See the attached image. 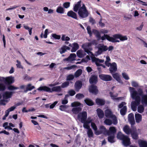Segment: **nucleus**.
Instances as JSON below:
<instances>
[{
	"mask_svg": "<svg viewBox=\"0 0 147 147\" xmlns=\"http://www.w3.org/2000/svg\"><path fill=\"white\" fill-rule=\"evenodd\" d=\"M128 120L131 125V127H132V125H134L135 123L133 114L131 113L129 114Z\"/></svg>",
	"mask_w": 147,
	"mask_h": 147,
	"instance_id": "15",
	"label": "nucleus"
},
{
	"mask_svg": "<svg viewBox=\"0 0 147 147\" xmlns=\"http://www.w3.org/2000/svg\"><path fill=\"white\" fill-rule=\"evenodd\" d=\"M92 32L94 34H96V36L97 37L100 38V35L99 32L97 30H93Z\"/></svg>",
	"mask_w": 147,
	"mask_h": 147,
	"instance_id": "64",
	"label": "nucleus"
},
{
	"mask_svg": "<svg viewBox=\"0 0 147 147\" xmlns=\"http://www.w3.org/2000/svg\"><path fill=\"white\" fill-rule=\"evenodd\" d=\"M70 3L69 2H66L63 3V5L65 8H68L70 6Z\"/></svg>",
	"mask_w": 147,
	"mask_h": 147,
	"instance_id": "54",
	"label": "nucleus"
},
{
	"mask_svg": "<svg viewBox=\"0 0 147 147\" xmlns=\"http://www.w3.org/2000/svg\"><path fill=\"white\" fill-rule=\"evenodd\" d=\"M67 108V105H61L59 107V109L62 111H65V109Z\"/></svg>",
	"mask_w": 147,
	"mask_h": 147,
	"instance_id": "56",
	"label": "nucleus"
},
{
	"mask_svg": "<svg viewBox=\"0 0 147 147\" xmlns=\"http://www.w3.org/2000/svg\"><path fill=\"white\" fill-rule=\"evenodd\" d=\"M16 108V106H14L11 107L10 108L6 110L5 111L9 114L10 112L13 111Z\"/></svg>",
	"mask_w": 147,
	"mask_h": 147,
	"instance_id": "49",
	"label": "nucleus"
},
{
	"mask_svg": "<svg viewBox=\"0 0 147 147\" xmlns=\"http://www.w3.org/2000/svg\"><path fill=\"white\" fill-rule=\"evenodd\" d=\"M91 126L92 129L95 131V133L96 135H99L101 134V132L97 130V128L96 124L94 123H91Z\"/></svg>",
	"mask_w": 147,
	"mask_h": 147,
	"instance_id": "27",
	"label": "nucleus"
},
{
	"mask_svg": "<svg viewBox=\"0 0 147 147\" xmlns=\"http://www.w3.org/2000/svg\"><path fill=\"white\" fill-rule=\"evenodd\" d=\"M89 91L90 92L95 94H97L98 92L97 87L96 86L94 85H92L89 87Z\"/></svg>",
	"mask_w": 147,
	"mask_h": 147,
	"instance_id": "16",
	"label": "nucleus"
},
{
	"mask_svg": "<svg viewBox=\"0 0 147 147\" xmlns=\"http://www.w3.org/2000/svg\"><path fill=\"white\" fill-rule=\"evenodd\" d=\"M16 62L17 63L16 64V66L17 67L19 68H23V67L21 65V62L19 61L18 60L16 61Z\"/></svg>",
	"mask_w": 147,
	"mask_h": 147,
	"instance_id": "62",
	"label": "nucleus"
},
{
	"mask_svg": "<svg viewBox=\"0 0 147 147\" xmlns=\"http://www.w3.org/2000/svg\"><path fill=\"white\" fill-rule=\"evenodd\" d=\"M100 131L99 132H101V133H103L105 135H109V132L103 126H101L100 127Z\"/></svg>",
	"mask_w": 147,
	"mask_h": 147,
	"instance_id": "26",
	"label": "nucleus"
},
{
	"mask_svg": "<svg viewBox=\"0 0 147 147\" xmlns=\"http://www.w3.org/2000/svg\"><path fill=\"white\" fill-rule=\"evenodd\" d=\"M107 50V46L101 45L98 48V50L97 52V54H100L102 52L105 51Z\"/></svg>",
	"mask_w": 147,
	"mask_h": 147,
	"instance_id": "18",
	"label": "nucleus"
},
{
	"mask_svg": "<svg viewBox=\"0 0 147 147\" xmlns=\"http://www.w3.org/2000/svg\"><path fill=\"white\" fill-rule=\"evenodd\" d=\"M96 111L98 117L100 119L103 118L104 116V113L103 111L100 109H97Z\"/></svg>",
	"mask_w": 147,
	"mask_h": 147,
	"instance_id": "31",
	"label": "nucleus"
},
{
	"mask_svg": "<svg viewBox=\"0 0 147 147\" xmlns=\"http://www.w3.org/2000/svg\"><path fill=\"white\" fill-rule=\"evenodd\" d=\"M82 82L80 81H78L76 82L75 84V86L76 90L78 91L80 89L82 86Z\"/></svg>",
	"mask_w": 147,
	"mask_h": 147,
	"instance_id": "28",
	"label": "nucleus"
},
{
	"mask_svg": "<svg viewBox=\"0 0 147 147\" xmlns=\"http://www.w3.org/2000/svg\"><path fill=\"white\" fill-rule=\"evenodd\" d=\"M37 90L51 93L53 92H59L61 91V88L60 86L53 87L52 89L47 86H42L38 88Z\"/></svg>",
	"mask_w": 147,
	"mask_h": 147,
	"instance_id": "4",
	"label": "nucleus"
},
{
	"mask_svg": "<svg viewBox=\"0 0 147 147\" xmlns=\"http://www.w3.org/2000/svg\"><path fill=\"white\" fill-rule=\"evenodd\" d=\"M68 93L69 95L71 96H73L76 94L75 92L73 90H71L69 91Z\"/></svg>",
	"mask_w": 147,
	"mask_h": 147,
	"instance_id": "60",
	"label": "nucleus"
},
{
	"mask_svg": "<svg viewBox=\"0 0 147 147\" xmlns=\"http://www.w3.org/2000/svg\"><path fill=\"white\" fill-rule=\"evenodd\" d=\"M86 53L85 51L80 50L77 51L76 54L78 57L82 58L86 55Z\"/></svg>",
	"mask_w": 147,
	"mask_h": 147,
	"instance_id": "24",
	"label": "nucleus"
},
{
	"mask_svg": "<svg viewBox=\"0 0 147 147\" xmlns=\"http://www.w3.org/2000/svg\"><path fill=\"white\" fill-rule=\"evenodd\" d=\"M70 48L69 47L65 45L62 46L59 49V52L60 53L62 54L65 52L67 50H69Z\"/></svg>",
	"mask_w": 147,
	"mask_h": 147,
	"instance_id": "17",
	"label": "nucleus"
},
{
	"mask_svg": "<svg viewBox=\"0 0 147 147\" xmlns=\"http://www.w3.org/2000/svg\"><path fill=\"white\" fill-rule=\"evenodd\" d=\"M13 92L6 91L3 94V99L0 100V104L2 105H5L9 100L12 96Z\"/></svg>",
	"mask_w": 147,
	"mask_h": 147,
	"instance_id": "5",
	"label": "nucleus"
},
{
	"mask_svg": "<svg viewBox=\"0 0 147 147\" xmlns=\"http://www.w3.org/2000/svg\"><path fill=\"white\" fill-rule=\"evenodd\" d=\"M74 78V76L73 75L70 74L67 76V80H72Z\"/></svg>",
	"mask_w": 147,
	"mask_h": 147,
	"instance_id": "55",
	"label": "nucleus"
},
{
	"mask_svg": "<svg viewBox=\"0 0 147 147\" xmlns=\"http://www.w3.org/2000/svg\"><path fill=\"white\" fill-rule=\"evenodd\" d=\"M19 88L12 85H10L8 87V89L11 90H14L18 89Z\"/></svg>",
	"mask_w": 147,
	"mask_h": 147,
	"instance_id": "46",
	"label": "nucleus"
},
{
	"mask_svg": "<svg viewBox=\"0 0 147 147\" xmlns=\"http://www.w3.org/2000/svg\"><path fill=\"white\" fill-rule=\"evenodd\" d=\"M92 61L95 62L97 66H102L104 68L105 67L104 65L100 63H103L104 62V60H100L94 57H92Z\"/></svg>",
	"mask_w": 147,
	"mask_h": 147,
	"instance_id": "10",
	"label": "nucleus"
},
{
	"mask_svg": "<svg viewBox=\"0 0 147 147\" xmlns=\"http://www.w3.org/2000/svg\"><path fill=\"white\" fill-rule=\"evenodd\" d=\"M112 75L113 77L118 82L120 83H122V81L120 77V75L118 73H115L112 74Z\"/></svg>",
	"mask_w": 147,
	"mask_h": 147,
	"instance_id": "21",
	"label": "nucleus"
},
{
	"mask_svg": "<svg viewBox=\"0 0 147 147\" xmlns=\"http://www.w3.org/2000/svg\"><path fill=\"white\" fill-rule=\"evenodd\" d=\"M123 77L126 80H128L129 79V78L128 75L125 73H123L122 74Z\"/></svg>",
	"mask_w": 147,
	"mask_h": 147,
	"instance_id": "53",
	"label": "nucleus"
},
{
	"mask_svg": "<svg viewBox=\"0 0 147 147\" xmlns=\"http://www.w3.org/2000/svg\"><path fill=\"white\" fill-rule=\"evenodd\" d=\"M76 55L75 53L71 54L67 58L63 59L64 61H67L68 62L71 63L76 60Z\"/></svg>",
	"mask_w": 147,
	"mask_h": 147,
	"instance_id": "12",
	"label": "nucleus"
},
{
	"mask_svg": "<svg viewBox=\"0 0 147 147\" xmlns=\"http://www.w3.org/2000/svg\"><path fill=\"white\" fill-rule=\"evenodd\" d=\"M84 102L86 103L88 106H91L94 105V103L90 99L87 98L84 100Z\"/></svg>",
	"mask_w": 147,
	"mask_h": 147,
	"instance_id": "37",
	"label": "nucleus"
},
{
	"mask_svg": "<svg viewBox=\"0 0 147 147\" xmlns=\"http://www.w3.org/2000/svg\"><path fill=\"white\" fill-rule=\"evenodd\" d=\"M118 123L117 119L116 116L112 114L111 112V124L116 125Z\"/></svg>",
	"mask_w": 147,
	"mask_h": 147,
	"instance_id": "20",
	"label": "nucleus"
},
{
	"mask_svg": "<svg viewBox=\"0 0 147 147\" xmlns=\"http://www.w3.org/2000/svg\"><path fill=\"white\" fill-rule=\"evenodd\" d=\"M52 36L54 38L57 39H59L61 38L60 35H57L56 34H52Z\"/></svg>",
	"mask_w": 147,
	"mask_h": 147,
	"instance_id": "61",
	"label": "nucleus"
},
{
	"mask_svg": "<svg viewBox=\"0 0 147 147\" xmlns=\"http://www.w3.org/2000/svg\"><path fill=\"white\" fill-rule=\"evenodd\" d=\"M106 39L109 41H110V37L107 35L104 34V36L101 37V39L102 40H104Z\"/></svg>",
	"mask_w": 147,
	"mask_h": 147,
	"instance_id": "51",
	"label": "nucleus"
},
{
	"mask_svg": "<svg viewBox=\"0 0 147 147\" xmlns=\"http://www.w3.org/2000/svg\"><path fill=\"white\" fill-rule=\"evenodd\" d=\"M34 88V86H32L31 84H29L26 86V89L24 90V92L26 93L28 91H30Z\"/></svg>",
	"mask_w": 147,
	"mask_h": 147,
	"instance_id": "29",
	"label": "nucleus"
},
{
	"mask_svg": "<svg viewBox=\"0 0 147 147\" xmlns=\"http://www.w3.org/2000/svg\"><path fill=\"white\" fill-rule=\"evenodd\" d=\"M132 16L130 15H124V20H128L131 19Z\"/></svg>",
	"mask_w": 147,
	"mask_h": 147,
	"instance_id": "50",
	"label": "nucleus"
},
{
	"mask_svg": "<svg viewBox=\"0 0 147 147\" xmlns=\"http://www.w3.org/2000/svg\"><path fill=\"white\" fill-rule=\"evenodd\" d=\"M74 11L78 12L79 16L80 18H84L87 17L89 15V13L87 9L84 4L80 1L74 6Z\"/></svg>",
	"mask_w": 147,
	"mask_h": 147,
	"instance_id": "2",
	"label": "nucleus"
},
{
	"mask_svg": "<svg viewBox=\"0 0 147 147\" xmlns=\"http://www.w3.org/2000/svg\"><path fill=\"white\" fill-rule=\"evenodd\" d=\"M73 47L71 50V51L72 52H75L76 50L78 49L79 46L77 43H74L73 44Z\"/></svg>",
	"mask_w": 147,
	"mask_h": 147,
	"instance_id": "38",
	"label": "nucleus"
},
{
	"mask_svg": "<svg viewBox=\"0 0 147 147\" xmlns=\"http://www.w3.org/2000/svg\"><path fill=\"white\" fill-rule=\"evenodd\" d=\"M82 109L79 107L73 108L72 110V111L74 114H77L81 111Z\"/></svg>",
	"mask_w": 147,
	"mask_h": 147,
	"instance_id": "42",
	"label": "nucleus"
},
{
	"mask_svg": "<svg viewBox=\"0 0 147 147\" xmlns=\"http://www.w3.org/2000/svg\"><path fill=\"white\" fill-rule=\"evenodd\" d=\"M135 118L136 121L137 123L140 122L142 121V116L139 113L135 114Z\"/></svg>",
	"mask_w": 147,
	"mask_h": 147,
	"instance_id": "32",
	"label": "nucleus"
},
{
	"mask_svg": "<svg viewBox=\"0 0 147 147\" xmlns=\"http://www.w3.org/2000/svg\"><path fill=\"white\" fill-rule=\"evenodd\" d=\"M69 84V82L68 81H66L63 83L61 86V88H65L67 87Z\"/></svg>",
	"mask_w": 147,
	"mask_h": 147,
	"instance_id": "47",
	"label": "nucleus"
},
{
	"mask_svg": "<svg viewBox=\"0 0 147 147\" xmlns=\"http://www.w3.org/2000/svg\"><path fill=\"white\" fill-rule=\"evenodd\" d=\"M81 104L78 102H74L72 103L71 104V106L72 107H77L80 106Z\"/></svg>",
	"mask_w": 147,
	"mask_h": 147,
	"instance_id": "48",
	"label": "nucleus"
},
{
	"mask_svg": "<svg viewBox=\"0 0 147 147\" xmlns=\"http://www.w3.org/2000/svg\"><path fill=\"white\" fill-rule=\"evenodd\" d=\"M131 98L135 101H132L131 103V106L132 109L134 111H136L137 107L139 105L137 108L138 113H142L144 112V107L142 105H140L141 98L140 96H141V102L142 104L147 105V89L146 90L147 94H143V89L139 88L138 93L135 89L132 87L129 88Z\"/></svg>",
	"mask_w": 147,
	"mask_h": 147,
	"instance_id": "1",
	"label": "nucleus"
},
{
	"mask_svg": "<svg viewBox=\"0 0 147 147\" xmlns=\"http://www.w3.org/2000/svg\"><path fill=\"white\" fill-rule=\"evenodd\" d=\"M105 116L107 117H110V111L109 109H108L105 111Z\"/></svg>",
	"mask_w": 147,
	"mask_h": 147,
	"instance_id": "52",
	"label": "nucleus"
},
{
	"mask_svg": "<svg viewBox=\"0 0 147 147\" xmlns=\"http://www.w3.org/2000/svg\"><path fill=\"white\" fill-rule=\"evenodd\" d=\"M92 121L91 117H88L87 119L85 121L83 124V127L86 129H88L90 127V123Z\"/></svg>",
	"mask_w": 147,
	"mask_h": 147,
	"instance_id": "14",
	"label": "nucleus"
},
{
	"mask_svg": "<svg viewBox=\"0 0 147 147\" xmlns=\"http://www.w3.org/2000/svg\"><path fill=\"white\" fill-rule=\"evenodd\" d=\"M0 81L3 82L6 84H10L14 82V78L12 76H9L5 78L0 76Z\"/></svg>",
	"mask_w": 147,
	"mask_h": 147,
	"instance_id": "8",
	"label": "nucleus"
},
{
	"mask_svg": "<svg viewBox=\"0 0 147 147\" xmlns=\"http://www.w3.org/2000/svg\"><path fill=\"white\" fill-rule=\"evenodd\" d=\"M23 27L24 29L28 30L29 34L31 35L32 33V28H30L29 27L25 24L23 25Z\"/></svg>",
	"mask_w": 147,
	"mask_h": 147,
	"instance_id": "41",
	"label": "nucleus"
},
{
	"mask_svg": "<svg viewBox=\"0 0 147 147\" xmlns=\"http://www.w3.org/2000/svg\"><path fill=\"white\" fill-rule=\"evenodd\" d=\"M132 86L135 87H138V84L137 82L135 81H132L131 83Z\"/></svg>",
	"mask_w": 147,
	"mask_h": 147,
	"instance_id": "57",
	"label": "nucleus"
},
{
	"mask_svg": "<svg viewBox=\"0 0 147 147\" xmlns=\"http://www.w3.org/2000/svg\"><path fill=\"white\" fill-rule=\"evenodd\" d=\"M82 73V71L81 69H79L75 73V76L76 77H77L80 76Z\"/></svg>",
	"mask_w": 147,
	"mask_h": 147,
	"instance_id": "44",
	"label": "nucleus"
},
{
	"mask_svg": "<svg viewBox=\"0 0 147 147\" xmlns=\"http://www.w3.org/2000/svg\"><path fill=\"white\" fill-rule=\"evenodd\" d=\"M116 131L115 127H111V143H113L115 141L114 138Z\"/></svg>",
	"mask_w": 147,
	"mask_h": 147,
	"instance_id": "11",
	"label": "nucleus"
},
{
	"mask_svg": "<svg viewBox=\"0 0 147 147\" xmlns=\"http://www.w3.org/2000/svg\"><path fill=\"white\" fill-rule=\"evenodd\" d=\"M117 138L118 139L122 140V144L125 146L131 144L130 139L128 136L124 135L121 132H119L117 133Z\"/></svg>",
	"mask_w": 147,
	"mask_h": 147,
	"instance_id": "3",
	"label": "nucleus"
},
{
	"mask_svg": "<svg viewBox=\"0 0 147 147\" xmlns=\"http://www.w3.org/2000/svg\"><path fill=\"white\" fill-rule=\"evenodd\" d=\"M96 104L99 105H104L105 101L104 99L97 98L96 99Z\"/></svg>",
	"mask_w": 147,
	"mask_h": 147,
	"instance_id": "33",
	"label": "nucleus"
},
{
	"mask_svg": "<svg viewBox=\"0 0 147 147\" xmlns=\"http://www.w3.org/2000/svg\"><path fill=\"white\" fill-rule=\"evenodd\" d=\"M76 97L78 99H80L84 97V95L81 94H78L76 95Z\"/></svg>",
	"mask_w": 147,
	"mask_h": 147,
	"instance_id": "59",
	"label": "nucleus"
},
{
	"mask_svg": "<svg viewBox=\"0 0 147 147\" xmlns=\"http://www.w3.org/2000/svg\"><path fill=\"white\" fill-rule=\"evenodd\" d=\"M6 84L3 82L0 81V91H3L6 89Z\"/></svg>",
	"mask_w": 147,
	"mask_h": 147,
	"instance_id": "39",
	"label": "nucleus"
},
{
	"mask_svg": "<svg viewBox=\"0 0 147 147\" xmlns=\"http://www.w3.org/2000/svg\"><path fill=\"white\" fill-rule=\"evenodd\" d=\"M61 39L62 41H65V44H68L69 42H67L70 40V38L67 36H66L65 34H62L61 38Z\"/></svg>",
	"mask_w": 147,
	"mask_h": 147,
	"instance_id": "36",
	"label": "nucleus"
},
{
	"mask_svg": "<svg viewBox=\"0 0 147 147\" xmlns=\"http://www.w3.org/2000/svg\"><path fill=\"white\" fill-rule=\"evenodd\" d=\"M78 119L82 123L84 124L85 121L87 118V113L86 111H83L78 114Z\"/></svg>",
	"mask_w": 147,
	"mask_h": 147,
	"instance_id": "9",
	"label": "nucleus"
},
{
	"mask_svg": "<svg viewBox=\"0 0 147 147\" xmlns=\"http://www.w3.org/2000/svg\"><path fill=\"white\" fill-rule=\"evenodd\" d=\"M123 130L125 133L127 135L130 134L132 131V130L127 125H125L124 127Z\"/></svg>",
	"mask_w": 147,
	"mask_h": 147,
	"instance_id": "22",
	"label": "nucleus"
},
{
	"mask_svg": "<svg viewBox=\"0 0 147 147\" xmlns=\"http://www.w3.org/2000/svg\"><path fill=\"white\" fill-rule=\"evenodd\" d=\"M76 66L75 65H72L70 66H69L67 67H65L63 68V69H67L68 70H71L74 68L76 67Z\"/></svg>",
	"mask_w": 147,
	"mask_h": 147,
	"instance_id": "58",
	"label": "nucleus"
},
{
	"mask_svg": "<svg viewBox=\"0 0 147 147\" xmlns=\"http://www.w3.org/2000/svg\"><path fill=\"white\" fill-rule=\"evenodd\" d=\"M67 15L69 17H71L75 19H77V14L72 11H69L67 12Z\"/></svg>",
	"mask_w": 147,
	"mask_h": 147,
	"instance_id": "23",
	"label": "nucleus"
},
{
	"mask_svg": "<svg viewBox=\"0 0 147 147\" xmlns=\"http://www.w3.org/2000/svg\"><path fill=\"white\" fill-rule=\"evenodd\" d=\"M87 129V134L89 138H92L93 137V134L92 129L90 128V127Z\"/></svg>",
	"mask_w": 147,
	"mask_h": 147,
	"instance_id": "40",
	"label": "nucleus"
},
{
	"mask_svg": "<svg viewBox=\"0 0 147 147\" xmlns=\"http://www.w3.org/2000/svg\"><path fill=\"white\" fill-rule=\"evenodd\" d=\"M56 11L57 13H60L63 14L64 13L65 10L64 8L61 6H58L56 10Z\"/></svg>",
	"mask_w": 147,
	"mask_h": 147,
	"instance_id": "30",
	"label": "nucleus"
},
{
	"mask_svg": "<svg viewBox=\"0 0 147 147\" xmlns=\"http://www.w3.org/2000/svg\"><path fill=\"white\" fill-rule=\"evenodd\" d=\"M99 76L101 79L105 81H108L110 80V76L109 75L101 74Z\"/></svg>",
	"mask_w": 147,
	"mask_h": 147,
	"instance_id": "19",
	"label": "nucleus"
},
{
	"mask_svg": "<svg viewBox=\"0 0 147 147\" xmlns=\"http://www.w3.org/2000/svg\"><path fill=\"white\" fill-rule=\"evenodd\" d=\"M127 111V107L126 106H124L123 108L120 110V112L122 115H124Z\"/></svg>",
	"mask_w": 147,
	"mask_h": 147,
	"instance_id": "43",
	"label": "nucleus"
},
{
	"mask_svg": "<svg viewBox=\"0 0 147 147\" xmlns=\"http://www.w3.org/2000/svg\"><path fill=\"white\" fill-rule=\"evenodd\" d=\"M140 147H147V142L145 141L140 140L138 141Z\"/></svg>",
	"mask_w": 147,
	"mask_h": 147,
	"instance_id": "35",
	"label": "nucleus"
},
{
	"mask_svg": "<svg viewBox=\"0 0 147 147\" xmlns=\"http://www.w3.org/2000/svg\"><path fill=\"white\" fill-rule=\"evenodd\" d=\"M92 44L91 42H89L88 43H85L83 44L82 46V48L84 49L85 52L87 53L89 55L92 57H93V55L90 51L92 50V48L91 47V46Z\"/></svg>",
	"mask_w": 147,
	"mask_h": 147,
	"instance_id": "7",
	"label": "nucleus"
},
{
	"mask_svg": "<svg viewBox=\"0 0 147 147\" xmlns=\"http://www.w3.org/2000/svg\"><path fill=\"white\" fill-rule=\"evenodd\" d=\"M89 82L91 84H96L97 82V77L95 76H92L90 79Z\"/></svg>",
	"mask_w": 147,
	"mask_h": 147,
	"instance_id": "34",
	"label": "nucleus"
},
{
	"mask_svg": "<svg viewBox=\"0 0 147 147\" xmlns=\"http://www.w3.org/2000/svg\"><path fill=\"white\" fill-rule=\"evenodd\" d=\"M58 102L57 101H56L54 102L53 104H50V108L51 109H53Z\"/></svg>",
	"mask_w": 147,
	"mask_h": 147,
	"instance_id": "63",
	"label": "nucleus"
},
{
	"mask_svg": "<svg viewBox=\"0 0 147 147\" xmlns=\"http://www.w3.org/2000/svg\"><path fill=\"white\" fill-rule=\"evenodd\" d=\"M137 129L135 127H132V131L131 134V137L134 140H137L138 138V134L137 132Z\"/></svg>",
	"mask_w": 147,
	"mask_h": 147,
	"instance_id": "13",
	"label": "nucleus"
},
{
	"mask_svg": "<svg viewBox=\"0 0 147 147\" xmlns=\"http://www.w3.org/2000/svg\"><path fill=\"white\" fill-rule=\"evenodd\" d=\"M117 70V65L115 62L111 63V73L115 72Z\"/></svg>",
	"mask_w": 147,
	"mask_h": 147,
	"instance_id": "25",
	"label": "nucleus"
},
{
	"mask_svg": "<svg viewBox=\"0 0 147 147\" xmlns=\"http://www.w3.org/2000/svg\"><path fill=\"white\" fill-rule=\"evenodd\" d=\"M106 58V60L105 61V64L106 66L109 67L110 66V63H109L110 60V57L109 56H107Z\"/></svg>",
	"mask_w": 147,
	"mask_h": 147,
	"instance_id": "45",
	"label": "nucleus"
},
{
	"mask_svg": "<svg viewBox=\"0 0 147 147\" xmlns=\"http://www.w3.org/2000/svg\"><path fill=\"white\" fill-rule=\"evenodd\" d=\"M113 37H111V42H119V40L116 38L119 39L121 41H124L127 40V38L126 36H123L119 34H115L113 36Z\"/></svg>",
	"mask_w": 147,
	"mask_h": 147,
	"instance_id": "6",
	"label": "nucleus"
}]
</instances>
